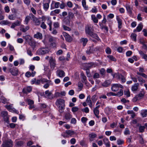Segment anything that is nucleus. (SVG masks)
Listing matches in <instances>:
<instances>
[{
	"mask_svg": "<svg viewBox=\"0 0 147 147\" xmlns=\"http://www.w3.org/2000/svg\"><path fill=\"white\" fill-rule=\"evenodd\" d=\"M56 104L59 109V111L60 113H62L65 109V101L62 99H59L57 100Z\"/></svg>",
	"mask_w": 147,
	"mask_h": 147,
	"instance_id": "1",
	"label": "nucleus"
},
{
	"mask_svg": "<svg viewBox=\"0 0 147 147\" xmlns=\"http://www.w3.org/2000/svg\"><path fill=\"white\" fill-rule=\"evenodd\" d=\"M145 94V92H144V89H142L140 93L134 98L133 99V101L136 102L138 100L141 99L143 97Z\"/></svg>",
	"mask_w": 147,
	"mask_h": 147,
	"instance_id": "2",
	"label": "nucleus"
},
{
	"mask_svg": "<svg viewBox=\"0 0 147 147\" xmlns=\"http://www.w3.org/2000/svg\"><path fill=\"white\" fill-rule=\"evenodd\" d=\"M13 146V142L10 140L4 141L1 145L2 147H12Z\"/></svg>",
	"mask_w": 147,
	"mask_h": 147,
	"instance_id": "3",
	"label": "nucleus"
},
{
	"mask_svg": "<svg viewBox=\"0 0 147 147\" xmlns=\"http://www.w3.org/2000/svg\"><path fill=\"white\" fill-rule=\"evenodd\" d=\"M99 48L98 47H94L93 45L89 47V49H88L86 51L87 54L90 55L91 53H93L94 52L99 50Z\"/></svg>",
	"mask_w": 147,
	"mask_h": 147,
	"instance_id": "4",
	"label": "nucleus"
},
{
	"mask_svg": "<svg viewBox=\"0 0 147 147\" xmlns=\"http://www.w3.org/2000/svg\"><path fill=\"white\" fill-rule=\"evenodd\" d=\"M85 31L86 34L89 35L94 32V30L93 26L91 25H87L86 27Z\"/></svg>",
	"mask_w": 147,
	"mask_h": 147,
	"instance_id": "5",
	"label": "nucleus"
},
{
	"mask_svg": "<svg viewBox=\"0 0 147 147\" xmlns=\"http://www.w3.org/2000/svg\"><path fill=\"white\" fill-rule=\"evenodd\" d=\"M49 51L48 48H42L38 49L37 52L38 54L44 55L48 53Z\"/></svg>",
	"mask_w": 147,
	"mask_h": 147,
	"instance_id": "6",
	"label": "nucleus"
},
{
	"mask_svg": "<svg viewBox=\"0 0 147 147\" xmlns=\"http://www.w3.org/2000/svg\"><path fill=\"white\" fill-rule=\"evenodd\" d=\"M44 96L45 98L50 99H52L54 98L52 92L49 90H47L45 92Z\"/></svg>",
	"mask_w": 147,
	"mask_h": 147,
	"instance_id": "7",
	"label": "nucleus"
},
{
	"mask_svg": "<svg viewBox=\"0 0 147 147\" xmlns=\"http://www.w3.org/2000/svg\"><path fill=\"white\" fill-rule=\"evenodd\" d=\"M30 17L34 22L35 25L36 26L39 25L40 24V21L36 18L34 16L32 13L30 14Z\"/></svg>",
	"mask_w": 147,
	"mask_h": 147,
	"instance_id": "8",
	"label": "nucleus"
},
{
	"mask_svg": "<svg viewBox=\"0 0 147 147\" xmlns=\"http://www.w3.org/2000/svg\"><path fill=\"white\" fill-rule=\"evenodd\" d=\"M9 70L12 75L16 76L18 75V70L17 68L13 67L12 68H10L9 69Z\"/></svg>",
	"mask_w": 147,
	"mask_h": 147,
	"instance_id": "9",
	"label": "nucleus"
},
{
	"mask_svg": "<svg viewBox=\"0 0 147 147\" xmlns=\"http://www.w3.org/2000/svg\"><path fill=\"white\" fill-rule=\"evenodd\" d=\"M26 101L28 102V104L29 105V108L30 109H31L35 108V107L34 105V101L33 100L28 99Z\"/></svg>",
	"mask_w": 147,
	"mask_h": 147,
	"instance_id": "10",
	"label": "nucleus"
},
{
	"mask_svg": "<svg viewBox=\"0 0 147 147\" xmlns=\"http://www.w3.org/2000/svg\"><path fill=\"white\" fill-rule=\"evenodd\" d=\"M85 66L86 68V69L89 70V69L94 67H95V65L94 63L93 62H90L87 63L85 64Z\"/></svg>",
	"mask_w": 147,
	"mask_h": 147,
	"instance_id": "11",
	"label": "nucleus"
},
{
	"mask_svg": "<svg viewBox=\"0 0 147 147\" xmlns=\"http://www.w3.org/2000/svg\"><path fill=\"white\" fill-rule=\"evenodd\" d=\"M64 36L67 42H70L72 40V38L67 33H65L64 34Z\"/></svg>",
	"mask_w": 147,
	"mask_h": 147,
	"instance_id": "12",
	"label": "nucleus"
},
{
	"mask_svg": "<svg viewBox=\"0 0 147 147\" xmlns=\"http://www.w3.org/2000/svg\"><path fill=\"white\" fill-rule=\"evenodd\" d=\"M57 74L59 77L61 78H63L65 76L64 72L62 70H57Z\"/></svg>",
	"mask_w": 147,
	"mask_h": 147,
	"instance_id": "13",
	"label": "nucleus"
},
{
	"mask_svg": "<svg viewBox=\"0 0 147 147\" xmlns=\"http://www.w3.org/2000/svg\"><path fill=\"white\" fill-rule=\"evenodd\" d=\"M49 62L51 66L53 68L55 67V60L52 57H50Z\"/></svg>",
	"mask_w": 147,
	"mask_h": 147,
	"instance_id": "14",
	"label": "nucleus"
},
{
	"mask_svg": "<svg viewBox=\"0 0 147 147\" xmlns=\"http://www.w3.org/2000/svg\"><path fill=\"white\" fill-rule=\"evenodd\" d=\"M34 37L35 38L39 40H41L42 38V34L38 32H37L36 34L34 35Z\"/></svg>",
	"mask_w": 147,
	"mask_h": 147,
	"instance_id": "15",
	"label": "nucleus"
},
{
	"mask_svg": "<svg viewBox=\"0 0 147 147\" xmlns=\"http://www.w3.org/2000/svg\"><path fill=\"white\" fill-rule=\"evenodd\" d=\"M71 22V21L66 17H65L63 20V24L67 26L69 25Z\"/></svg>",
	"mask_w": 147,
	"mask_h": 147,
	"instance_id": "16",
	"label": "nucleus"
},
{
	"mask_svg": "<svg viewBox=\"0 0 147 147\" xmlns=\"http://www.w3.org/2000/svg\"><path fill=\"white\" fill-rule=\"evenodd\" d=\"M116 19L118 24V28L120 29L121 28V25L122 24L121 20L119 18L118 16H117Z\"/></svg>",
	"mask_w": 147,
	"mask_h": 147,
	"instance_id": "17",
	"label": "nucleus"
},
{
	"mask_svg": "<svg viewBox=\"0 0 147 147\" xmlns=\"http://www.w3.org/2000/svg\"><path fill=\"white\" fill-rule=\"evenodd\" d=\"M90 36L92 37L93 38H95L96 40L99 41L100 40V38H99L97 35L94 32L89 35Z\"/></svg>",
	"mask_w": 147,
	"mask_h": 147,
	"instance_id": "18",
	"label": "nucleus"
},
{
	"mask_svg": "<svg viewBox=\"0 0 147 147\" xmlns=\"http://www.w3.org/2000/svg\"><path fill=\"white\" fill-rule=\"evenodd\" d=\"M139 84L138 83L135 84L131 87V90L133 91H135L137 90L139 86Z\"/></svg>",
	"mask_w": 147,
	"mask_h": 147,
	"instance_id": "19",
	"label": "nucleus"
},
{
	"mask_svg": "<svg viewBox=\"0 0 147 147\" xmlns=\"http://www.w3.org/2000/svg\"><path fill=\"white\" fill-rule=\"evenodd\" d=\"M66 17L71 21L73 19L74 17V15L72 12H68V16Z\"/></svg>",
	"mask_w": 147,
	"mask_h": 147,
	"instance_id": "20",
	"label": "nucleus"
},
{
	"mask_svg": "<svg viewBox=\"0 0 147 147\" xmlns=\"http://www.w3.org/2000/svg\"><path fill=\"white\" fill-rule=\"evenodd\" d=\"M50 1V0H49L48 3H43V8L45 11H47L49 8Z\"/></svg>",
	"mask_w": 147,
	"mask_h": 147,
	"instance_id": "21",
	"label": "nucleus"
},
{
	"mask_svg": "<svg viewBox=\"0 0 147 147\" xmlns=\"http://www.w3.org/2000/svg\"><path fill=\"white\" fill-rule=\"evenodd\" d=\"M65 133L67 134L68 136H71L72 135L74 134L75 133L74 131H73L71 130H66Z\"/></svg>",
	"mask_w": 147,
	"mask_h": 147,
	"instance_id": "22",
	"label": "nucleus"
},
{
	"mask_svg": "<svg viewBox=\"0 0 147 147\" xmlns=\"http://www.w3.org/2000/svg\"><path fill=\"white\" fill-rule=\"evenodd\" d=\"M23 38L24 39H25L26 41L28 43L32 39V37L29 35H26L25 36H23Z\"/></svg>",
	"mask_w": 147,
	"mask_h": 147,
	"instance_id": "23",
	"label": "nucleus"
},
{
	"mask_svg": "<svg viewBox=\"0 0 147 147\" xmlns=\"http://www.w3.org/2000/svg\"><path fill=\"white\" fill-rule=\"evenodd\" d=\"M28 43L33 48H34L36 46V42L32 39Z\"/></svg>",
	"mask_w": 147,
	"mask_h": 147,
	"instance_id": "24",
	"label": "nucleus"
},
{
	"mask_svg": "<svg viewBox=\"0 0 147 147\" xmlns=\"http://www.w3.org/2000/svg\"><path fill=\"white\" fill-rule=\"evenodd\" d=\"M88 41L87 38H82L80 39V42L82 43L83 46H85Z\"/></svg>",
	"mask_w": 147,
	"mask_h": 147,
	"instance_id": "25",
	"label": "nucleus"
},
{
	"mask_svg": "<svg viewBox=\"0 0 147 147\" xmlns=\"http://www.w3.org/2000/svg\"><path fill=\"white\" fill-rule=\"evenodd\" d=\"M139 53L142 58L146 60L147 59V55L144 53L142 51H139Z\"/></svg>",
	"mask_w": 147,
	"mask_h": 147,
	"instance_id": "26",
	"label": "nucleus"
},
{
	"mask_svg": "<svg viewBox=\"0 0 147 147\" xmlns=\"http://www.w3.org/2000/svg\"><path fill=\"white\" fill-rule=\"evenodd\" d=\"M26 90H27L28 91V92H30L32 90L31 87L30 86H28L27 88L26 89H24L23 90L22 92L23 93H24L26 94L27 92Z\"/></svg>",
	"mask_w": 147,
	"mask_h": 147,
	"instance_id": "27",
	"label": "nucleus"
},
{
	"mask_svg": "<svg viewBox=\"0 0 147 147\" xmlns=\"http://www.w3.org/2000/svg\"><path fill=\"white\" fill-rule=\"evenodd\" d=\"M117 85V84H115L113 85L111 88V89L113 91L115 92L118 90V88Z\"/></svg>",
	"mask_w": 147,
	"mask_h": 147,
	"instance_id": "28",
	"label": "nucleus"
},
{
	"mask_svg": "<svg viewBox=\"0 0 147 147\" xmlns=\"http://www.w3.org/2000/svg\"><path fill=\"white\" fill-rule=\"evenodd\" d=\"M110 84V82L109 80H107L105 81L102 84V85L104 87H107Z\"/></svg>",
	"mask_w": 147,
	"mask_h": 147,
	"instance_id": "29",
	"label": "nucleus"
},
{
	"mask_svg": "<svg viewBox=\"0 0 147 147\" xmlns=\"http://www.w3.org/2000/svg\"><path fill=\"white\" fill-rule=\"evenodd\" d=\"M93 112L96 116L98 118H99L98 115L99 114V111L98 109L94 108L93 110Z\"/></svg>",
	"mask_w": 147,
	"mask_h": 147,
	"instance_id": "30",
	"label": "nucleus"
},
{
	"mask_svg": "<svg viewBox=\"0 0 147 147\" xmlns=\"http://www.w3.org/2000/svg\"><path fill=\"white\" fill-rule=\"evenodd\" d=\"M126 7L127 11L130 13L131 14L132 13V8L129 5H126Z\"/></svg>",
	"mask_w": 147,
	"mask_h": 147,
	"instance_id": "31",
	"label": "nucleus"
},
{
	"mask_svg": "<svg viewBox=\"0 0 147 147\" xmlns=\"http://www.w3.org/2000/svg\"><path fill=\"white\" fill-rule=\"evenodd\" d=\"M143 26L142 23L138 24V26L136 28V29L138 32L140 31L143 28Z\"/></svg>",
	"mask_w": 147,
	"mask_h": 147,
	"instance_id": "32",
	"label": "nucleus"
},
{
	"mask_svg": "<svg viewBox=\"0 0 147 147\" xmlns=\"http://www.w3.org/2000/svg\"><path fill=\"white\" fill-rule=\"evenodd\" d=\"M81 76L83 80H82L83 82L86 83V77L85 76L83 73H81Z\"/></svg>",
	"mask_w": 147,
	"mask_h": 147,
	"instance_id": "33",
	"label": "nucleus"
},
{
	"mask_svg": "<svg viewBox=\"0 0 147 147\" xmlns=\"http://www.w3.org/2000/svg\"><path fill=\"white\" fill-rule=\"evenodd\" d=\"M0 24H1L10 25V22L7 20H3L1 21Z\"/></svg>",
	"mask_w": 147,
	"mask_h": 147,
	"instance_id": "34",
	"label": "nucleus"
},
{
	"mask_svg": "<svg viewBox=\"0 0 147 147\" xmlns=\"http://www.w3.org/2000/svg\"><path fill=\"white\" fill-rule=\"evenodd\" d=\"M104 143L106 145L110 144L109 142L108 139L104 138L103 140Z\"/></svg>",
	"mask_w": 147,
	"mask_h": 147,
	"instance_id": "35",
	"label": "nucleus"
},
{
	"mask_svg": "<svg viewBox=\"0 0 147 147\" xmlns=\"http://www.w3.org/2000/svg\"><path fill=\"white\" fill-rule=\"evenodd\" d=\"M72 117V115L69 113H67L65 115V118L67 120L70 119Z\"/></svg>",
	"mask_w": 147,
	"mask_h": 147,
	"instance_id": "36",
	"label": "nucleus"
},
{
	"mask_svg": "<svg viewBox=\"0 0 147 147\" xmlns=\"http://www.w3.org/2000/svg\"><path fill=\"white\" fill-rule=\"evenodd\" d=\"M60 10L59 9H55L54 11H52L51 13V15H53L54 13L58 14L59 13Z\"/></svg>",
	"mask_w": 147,
	"mask_h": 147,
	"instance_id": "37",
	"label": "nucleus"
},
{
	"mask_svg": "<svg viewBox=\"0 0 147 147\" xmlns=\"http://www.w3.org/2000/svg\"><path fill=\"white\" fill-rule=\"evenodd\" d=\"M92 20L95 23H97L98 22V20L94 15H92L91 16Z\"/></svg>",
	"mask_w": 147,
	"mask_h": 147,
	"instance_id": "38",
	"label": "nucleus"
},
{
	"mask_svg": "<svg viewBox=\"0 0 147 147\" xmlns=\"http://www.w3.org/2000/svg\"><path fill=\"white\" fill-rule=\"evenodd\" d=\"M136 34L134 33L132 34L131 35V38L135 41L136 40Z\"/></svg>",
	"mask_w": 147,
	"mask_h": 147,
	"instance_id": "39",
	"label": "nucleus"
},
{
	"mask_svg": "<svg viewBox=\"0 0 147 147\" xmlns=\"http://www.w3.org/2000/svg\"><path fill=\"white\" fill-rule=\"evenodd\" d=\"M123 94V91L121 89L119 92H118L117 94H116V96H122Z\"/></svg>",
	"mask_w": 147,
	"mask_h": 147,
	"instance_id": "40",
	"label": "nucleus"
},
{
	"mask_svg": "<svg viewBox=\"0 0 147 147\" xmlns=\"http://www.w3.org/2000/svg\"><path fill=\"white\" fill-rule=\"evenodd\" d=\"M145 127L144 126H142L140 125L139 128V130L140 132H143L144 131Z\"/></svg>",
	"mask_w": 147,
	"mask_h": 147,
	"instance_id": "41",
	"label": "nucleus"
},
{
	"mask_svg": "<svg viewBox=\"0 0 147 147\" xmlns=\"http://www.w3.org/2000/svg\"><path fill=\"white\" fill-rule=\"evenodd\" d=\"M99 74L97 73H95L94 74L93 76V78L94 79H98L99 78Z\"/></svg>",
	"mask_w": 147,
	"mask_h": 147,
	"instance_id": "42",
	"label": "nucleus"
},
{
	"mask_svg": "<svg viewBox=\"0 0 147 147\" xmlns=\"http://www.w3.org/2000/svg\"><path fill=\"white\" fill-rule=\"evenodd\" d=\"M78 110L79 108L76 107H73L71 109L72 111L74 113L75 112L78 111Z\"/></svg>",
	"mask_w": 147,
	"mask_h": 147,
	"instance_id": "43",
	"label": "nucleus"
},
{
	"mask_svg": "<svg viewBox=\"0 0 147 147\" xmlns=\"http://www.w3.org/2000/svg\"><path fill=\"white\" fill-rule=\"evenodd\" d=\"M41 81L42 83H44L45 82H50L51 81L49 80H47V79L45 78H42L41 79Z\"/></svg>",
	"mask_w": 147,
	"mask_h": 147,
	"instance_id": "44",
	"label": "nucleus"
},
{
	"mask_svg": "<svg viewBox=\"0 0 147 147\" xmlns=\"http://www.w3.org/2000/svg\"><path fill=\"white\" fill-rule=\"evenodd\" d=\"M107 57L111 60L115 61H116V59L112 55H108Z\"/></svg>",
	"mask_w": 147,
	"mask_h": 147,
	"instance_id": "45",
	"label": "nucleus"
},
{
	"mask_svg": "<svg viewBox=\"0 0 147 147\" xmlns=\"http://www.w3.org/2000/svg\"><path fill=\"white\" fill-rule=\"evenodd\" d=\"M124 94L127 97H129L130 96V92L129 90H127L124 91Z\"/></svg>",
	"mask_w": 147,
	"mask_h": 147,
	"instance_id": "46",
	"label": "nucleus"
},
{
	"mask_svg": "<svg viewBox=\"0 0 147 147\" xmlns=\"http://www.w3.org/2000/svg\"><path fill=\"white\" fill-rule=\"evenodd\" d=\"M91 99L92 100V102H94L96 101L97 100L96 95H93L91 98Z\"/></svg>",
	"mask_w": 147,
	"mask_h": 147,
	"instance_id": "47",
	"label": "nucleus"
},
{
	"mask_svg": "<svg viewBox=\"0 0 147 147\" xmlns=\"http://www.w3.org/2000/svg\"><path fill=\"white\" fill-rule=\"evenodd\" d=\"M62 26L64 30L69 31L71 30V29L70 28L65 26V25H63Z\"/></svg>",
	"mask_w": 147,
	"mask_h": 147,
	"instance_id": "48",
	"label": "nucleus"
},
{
	"mask_svg": "<svg viewBox=\"0 0 147 147\" xmlns=\"http://www.w3.org/2000/svg\"><path fill=\"white\" fill-rule=\"evenodd\" d=\"M137 78L139 82H142V83H144L145 82V80H143L141 77L137 76Z\"/></svg>",
	"mask_w": 147,
	"mask_h": 147,
	"instance_id": "49",
	"label": "nucleus"
},
{
	"mask_svg": "<svg viewBox=\"0 0 147 147\" xmlns=\"http://www.w3.org/2000/svg\"><path fill=\"white\" fill-rule=\"evenodd\" d=\"M86 102L87 103H89V104L92 102L90 100V95H89L88 96L86 100Z\"/></svg>",
	"mask_w": 147,
	"mask_h": 147,
	"instance_id": "50",
	"label": "nucleus"
},
{
	"mask_svg": "<svg viewBox=\"0 0 147 147\" xmlns=\"http://www.w3.org/2000/svg\"><path fill=\"white\" fill-rule=\"evenodd\" d=\"M3 119L4 121L6 122L7 123H9V121L8 115L3 117Z\"/></svg>",
	"mask_w": 147,
	"mask_h": 147,
	"instance_id": "51",
	"label": "nucleus"
},
{
	"mask_svg": "<svg viewBox=\"0 0 147 147\" xmlns=\"http://www.w3.org/2000/svg\"><path fill=\"white\" fill-rule=\"evenodd\" d=\"M40 27L41 28H42L43 29H45L47 28V26L45 24L44 22H42L41 25H40Z\"/></svg>",
	"mask_w": 147,
	"mask_h": 147,
	"instance_id": "52",
	"label": "nucleus"
},
{
	"mask_svg": "<svg viewBox=\"0 0 147 147\" xmlns=\"http://www.w3.org/2000/svg\"><path fill=\"white\" fill-rule=\"evenodd\" d=\"M117 144L120 145L123 144L124 143V141L121 139H118L117 141Z\"/></svg>",
	"mask_w": 147,
	"mask_h": 147,
	"instance_id": "53",
	"label": "nucleus"
},
{
	"mask_svg": "<svg viewBox=\"0 0 147 147\" xmlns=\"http://www.w3.org/2000/svg\"><path fill=\"white\" fill-rule=\"evenodd\" d=\"M29 29V27L28 26H26L25 28H23L21 30L23 32H25Z\"/></svg>",
	"mask_w": 147,
	"mask_h": 147,
	"instance_id": "54",
	"label": "nucleus"
},
{
	"mask_svg": "<svg viewBox=\"0 0 147 147\" xmlns=\"http://www.w3.org/2000/svg\"><path fill=\"white\" fill-rule=\"evenodd\" d=\"M82 111L83 112H84L86 113H88L89 112V109L88 107H86L83 109H82Z\"/></svg>",
	"mask_w": 147,
	"mask_h": 147,
	"instance_id": "55",
	"label": "nucleus"
},
{
	"mask_svg": "<svg viewBox=\"0 0 147 147\" xmlns=\"http://www.w3.org/2000/svg\"><path fill=\"white\" fill-rule=\"evenodd\" d=\"M141 114L143 117H146L147 113L143 111H142Z\"/></svg>",
	"mask_w": 147,
	"mask_h": 147,
	"instance_id": "56",
	"label": "nucleus"
},
{
	"mask_svg": "<svg viewBox=\"0 0 147 147\" xmlns=\"http://www.w3.org/2000/svg\"><path fill=\"white\" fill-rule=\"evenodd\" d=\"M1 99L2 101V102L4 104H5L7 101L6 99L3 96L1 97Z\"/></svg>",
	"mask_w": 147,
	"mask_h": 147,
	"instance_id": "57",
	"label": "nucleus"
},
{
	"mask_svg": "<svg viewBox=\"0 0 147 147\" xmlns=\"http://www.w3.org/2000/svg\"><path fill=\"white\" fill-rule=\"evenodd\" d=\"M89 136L91 138H95L96 136V135L94 133H92L89 134Z\"/></svg>",
	"mask_w": 147,
	"mask_h": 147,
	"instance_id": "58",
	"label": "nucleus"
},
{
	"mask_svg": "<svg viewBox=\"0 0 147 147\" xmlns=\"http://www.w3.org/2000/svg\"><path fill=\"white\" fill-rule=\"evenodd\" d=\"M1 114L3 117L8 115L7 112V111H2Z\"/></svg>",
	"mask_w": 147,
	"mask_h": 147,
	"instance_id": "59",
	"label": "nucleus"
},
{
	"mask_svg": "<svg viewBox=\"0 0 147 147\" xmlns=\"http://www.w3.org/2000/svg\"><path fill=\"white\" fill-rule=\"evenodd\" d=\"M87 120V119L86 117H83L81 118V121L82 123H85L86 122Z\"/></svg>",
	"mask_w": 147,
	"mask_h": 147,
	"instance_id": "60",
	"label": "nucleus"
},
{
	"mask_svg": "<svg viewBox=\"0 0 147 147\" xmlns=\"http://www.w3.org/2000/svg\"><path fill=\"white\" fill-rule=\"evenodd\" d=\"M16 144L18 146H21L24 143L23 141H19Z\"/></svg>",
	"mask_w": 147,
	"mask_h": 147,
	"instance_id": "61",
	"label": "nucleus"
},
{
	"mask_svg": "<svg viewBox=\"0 0 147 147\" xmlns=\"http://www.w3.org/2000/svg\"><path fill=\"white\" fill-rule=\"evenodd\" d=\"M106 52L107 54H110L111 53V50L110 48L108 47L106 50Z\"/></svg>",
	"mask_w": 147,
	"mask_h": 147,
	"instance_id": "62",
	"label": "nucleus"
},
{
	"mask_svg": "<svg viewBox=\"0 0 147 147\" xmlns=\"http://www.w3.org/2000/svg\"><path fill=\"white\" fill-rule=\"evenodd\" d=\"M70 142V143L71 144H74L76 142V140L75 138H72V139H71V140Z\"/></svg>",
	"mask_w": 147,
	"mask_h": 147,
	"instance_id": "63",
	"label": "nucleus"
},
{
	"mask_svg": "<svg viewBox=\"0 0 147 147\" xmlns=\"http://www.w3.org/2000/svg\"><path fill=\"white\" fill-rule=\"evenodd\" d=\"M67 6L70 8H71L72 7L73 4L71 1H68L67 2Z\"/></svg>",
	"mask_w": 147,
	"mask_h": 147,
	"instance_id": "64",
	"label": "nucleus"
}]
</instances>
